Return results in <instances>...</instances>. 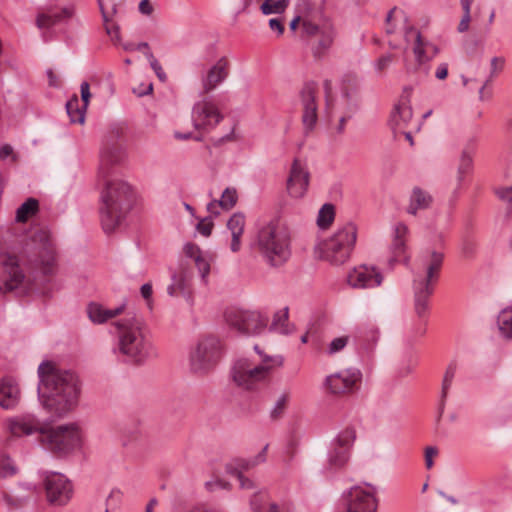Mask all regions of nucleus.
Instances as JSON below:
<instances>
[{"label":"nucleus","instance_id":"obj_1","mask_svg":"<svg viewBox=\"0 0 512 512\" xmlns=\"http://www.w3.org/2000/svg\"><path fill=\"white\" fill-rule=\"evenodd\" d=\"M38 376V398L44 409L61 418L76 407L80 387L74 372L59 369L52 362L44 361L38 367Z\"/></svg>","mask_w":512,"mask_h":512},{"label":"nucleus","instance_id":"obj_2","mask_svg":"<svg viewBox=\"0 0 512 512\" xmlns=\"http://www.w3.org/2000/svg\"><path fill=\"white\" fill-rule=\"evenodd\" d=\"M8 428L12 436L21 437L39 432L43 448L58 457L67 456L82 446L83 434L76 423L44 428L39 419L25 414L9 420Z\"/></svg>","mask_w":512,"mask_h":512},{"label":"nucleus","instance_id":"obj_3","mask_svg":"<svg viewBox=\"0 0 512 512\" xmlns=\"http://www.w3.org/2000/svg\"><path fill=\"white\" fill-rule=\"evenodd\" d=\"M118 335L114 352L123 356V361L140 365L146 361L152 351L150 331L144 320L128 313L115 323Z\"/></svg>","mask_w":512,"mask_h":512},{"label":"nucleus","instance_id":"obj_4","mask_svg":"<svg viewBox=\"0 0 512 512\" xmlns=\"http://www.w3.org/2000/svg\"><path fill=\"white\" fill-rule=\"evenodd\" d=\"M444 261V254L433 249L423 250L416 260L413 274L414 311L419 318L426 316L429 299L434 293V286L439 279Z\"/></svg>","mask_w":512,"mask_h":512},{"label":"nucleus","instance_id":"obj_5","mask_svg":"<svg viewBox=\"0 0 512 512\" xmlns=\"http://www.w3.org/2000/svg\"><path fill=\"white\" fill-rule=\"evenodd\" d=\"M253 248L270 267L278 268L291 257V233L279 219H273L257 232Z\"/></svg>","mask_w":512,"mask_h":512},{"label":"nucleus","instance_id":"obj_6","mask_svg":"<svg viewBox=\"0 0 512 512\" xmlns=\"http://www.w3.org/2000/svg\"><path fill=\"white\" fill-rule=\"evenodd\" d=\"M100 219L106 233L114 232L124 221L135 202L132 187L122 180H106L101 193Z\"/></svg>","mask_w":512,"mask_h":512},{"label":"nucleus","instance_id":"obj_7","mask_svg":"<svg viewBox=\"0 0 512 512\" xmlns=\"http://www.w3.org/2000/svg\"><path fill=\"white\" fill-rule=\"evenodd\" d=\"M255 352L260 356V362L248 358L238 359L232 368L231 375L235 384L248 391H258L269 381L274 368L283 364L281 356L263 355L258 345Z\"/></svg>","mask_w":512,"mask_h":512},{"label":"nucleus","instance_id":"obj_8","mask_svg":"<svg viewBox=\"0 0 512 512\" xmlns=\"http://www.w3.org/2000/svg\"><path fill=\"white\" fill-rule=\"evenodd\" d=\"M357 239V228L352 222L339 227L327 240L318 245L320 258L333 265L344 264L351 256Z\"/></svg>","mask_w":512,"mask_h":512},{"label":"nucleus","instance_id":"obj_9","mask_svg":"<svg viewBox=\"0 0 512 512\" xmlns=\"http://www.w3.org/2000/svg\"><path fill=\"white\" fill-rule=\"evenodd\" d=\"M405 40L410 42L413 40V58L405 56L403 59L405 71L408 74H418L427 76L430 72V62L439 53V48L424 39L421 33L413 27L405 30Z\"/></svg>","mask_w":512,"mask_h":512},{"label":"nucleus","instance_id":"obj_10","mask_svg":"<svg viewBox=\"0 0 512 512\" xmlns=\"http://www.w3.org/2000/svg\"><path fill=\"white\" fill-rule=\"evenodd\" d=\"M225 320L239 334L257 336L267 328L269 317L257 310L229 308L225 312Z\"/></svg>","mask_w":512,"mask_h":512},{"label":"nucleus","instance_id":"obj_11","mask_svg":"<svg viewBox=\"0 0 512 512\" xmlns=\"http://www.w3.org/2000/svg\"><path fill=\"white\" fill-rule=\"evenodd\" d=\"M222 346L216 336H205L199 340L190 354V366L194 373L204 374L212 369L221 357Z\"/></svg>","mask_w":512,"mask_h":512},{"label":"nucleus","instance_id":"obj_12","mask_svg":"<svg viewBox=\"0 0 512 512\" xmlns=\"http://www.w3.org/2000/svg\"><path fill=\"white\" fill-rule=\"evenodd\" d=\"M41 477L49 503L57 506H63L68 503L72 497V485L65 475L53 472L42 471Z\"/></svg>","mask_w":512,"mask_h":512},{"label":"nucleus","instance_id":"obj_13","mask_svg":"<svg viewBox=\"0 0 512 512\" xmlns=\"http://www.w3.org/2000/svg\"><path fill=\"white\" fill-rule=\"evenodd\" d=\"M354 440V429L346 428L331 442L328 450L326 467L329 471H336L344 467L349 460L350 448Z\"/></svg>","mask_w":512,"mask_h":512},{"label":"nucleus","instance_id":"obj_14","mask_svg":"<svg viewBox=\"0 0 512 512\" xmlns=\"http://www.w3.org/2000/svg\"><path fill=\"white\" fill-rule=\"evenodd\" d=\"M303 34L308 37H319L317 44L313 47V53L316 57H320L332 46L336 32L328 19H324L321 23H315L311 18H304Z\"/></svg>","mask_w":512,"mask_h":512},{"label":"nucleus","instance_id":"obj_15","mask_svg":"<svg viewBox=\"0 0 512 512\" xmlns=\"http://www.w3.org/2000/svg\"><path fill=\"white\" fill-rule=\"evenodd\" d=\"M376 488L370 484L366 487L354 486L346 494V512H376L378 500Z\"/></svg>","mask_w":512,"mask_h":512},{"label":"nucleus","instance_id":"obj_16","mask_svg":"<svg viewBox=\"0 0 512 512\" xmlns=\"http://www.w3.org/2000/svg\"><path fill=\"white\" fill-rule=\"evenodd\" d=\"M24 274L16 256H0V292L16 289L23 281Z\"/></svg>","mask_w":512,"mask_h":512},{"label":"nucleus","instance_id":"obj_17","mask_svg":"<svg viewBox=\"0 0 512 512\" xmlns=\"http://www.w3.org/2000/svg\"><path fill=\"white\" fill-rule=\"evenodd\" d=\"M119 138V132H112L102 144L100 152V167L99 173L102 178L106 179L110 174L112 166L118 164L123 159V149L118 144L117 139Z\"/></svg>","mask_w":512,"mask_h":512},{"label":"nucleus","instance_id":"obj_18","mask_svg":"<svg viewBox=\"0 0 512 512\" xmlns=\"http://www.w3.org/2000/svg\"><path fill=\"white\" fill-rule=\"evenodd\" d=\"M223 116L218 108L210 101L204 99L197 102L192 109V122L197 130H207L214 128Z\"/></svg>","mask_w":512,"mask_h":512},{"label":"nucleus","instance_id":"obj_19","mask_svg":"<svg viewBox=\"0 0 512 512\" xmlns=\"http://www.w3.org/2000/svg\"><path fill=\"white\" fill-rule=\"evenodd\" d=\"M362 373L358 368H348L326 377L325 384L333 394L353 392Z\"/></svg>","mask_w":512,"mask_h":512},{"label":"nucleus","instance_id":"obj_20","mask_svg":"<svg viewBox=\"0 0 512 512\" xmlns=\"http://www.w3.org/2000/svg\"><path fill=\"white\" fill-rule=\"evenodd\" d=\"M382 281V274L373 266L360 265L348 274V283L353 288H374L381 285Z\"/></svg>","mask_w":512,"mask_h":512},{"label":"nucleus","instance_id":"obj_21","mask_svg":"<svg viewBox=\"0 0 512 512\" xmlns=\"http://www.w3.org/2000/svg\"><path fill=\"white\" fill-rule=\"evenodd\" d=\"M317 84L307 82L300 90V99L303 106L302 121L307 130H312L317 122V104H316Z\"/></svg>","mask_w":512,"mask_h":512},{"label":"nucleus","instance_id":"obj_22","mask_svg":"<svg viewBox=\"0 0 512 512\" xmlns=\"http://www.w3.org/2000/svg\"><path fill=\"white\" fill-rule=\"evenodd\" d=\"M309 185V173L299 160L292 163L290 174L287 179V191L293 198H301L305 195Z\"/></svg>","mask_w":512,"mask_h":512},{"label":"nucleus","instance_id":"obj_23","mask_svg":"<svg viewBox=\"0 0 512 512\" xmlns=\"http://www.w3.org/2000/svg\"><path fill=\"white\" fill-rule=\"evenodd\" d=\"M73 15V7L50 8L37 16L36 24L40 29H49L53 26L67 23Z\"/></svg>","mask_w":512,"mask_h":512},{"label":"nucleus","instance_id":"obj_24","mask_svg":"<svg viewBox=\"0 0 512 512\" xmlns=\"http://www.w3.org/2000/svg\"><path fill=\"white\" fill-rule=\"evenodd\" d=\"M20 400V389L12 377L0 379V406L9 410L16 407Z\"/></svg>","mask_w":512,"mask_h":512},{"label":"nucleus","instance_id":"obj_25","mask_svg":"<svg viewBox=\"0 0 512 512\" xmlns=\"http://www.w3.org/2000/svg\"><path fill=\"white\" fill-rule=\"evenodd\" d=\"M412 116L413 112L410 104L399 103L394 107L390 116L389 126L395 137L398 133H402V129L408 125Z\"/></svg>","mask_w":512,"mask_h":512},{"label":"nucleus","instance_id":"obj_26","mask_svg":"<svg viewBox=\"0 0 512 512\" xmlns=\"http://www.w3.org/2000/svg\"><path fill=\"white\" fill-rule=\"evenodd\" d=\"M125 304H122L114 309H107L99 303H90L87 307L89 319L95 324H103L109 319H112L123 313Z\"/></svg>","mask_w":512,"mask_h":512},{"label":"nucleus","instance_id":"obj_27","mask_svg":"<svg viewBox=\"0 0 512 512\" xmlns=\"http://www.w3.org/2000/svg\"><path fill=\"white\" fill-rule=\"evenodd\" d=\"M245 223V215L241 212H235L227 221V228L232 236L230 249L234 253L241 248V237L244 233Z\"/></svg>","mask_w":512,"mask_h":512},{"label":"nucleus","instance_id":"obj_28","mask_svg":"<svg viewBox=\"0 0 512 512\" xmlns=\"http://www.w3.org/2000/svg\"><path fill=\"white\" fill-rule=\"evenodd\" d=\"M226 68L227 61L225 58H221L209 69L206 77L203 79V90L205 93L212 91L227 77Z\"/></svg>","mask_w":512,"mask_h":512},{"label":"nucleus","instance_id":"obj_29","mask_svg":"<svg viewBox=\"0 0 512 512\" xmlns=\"http://www.w3.org/2000/svg\"><path fill=\"white\" fill-rule=\"evenodd\" d=\"M408 233V228L403 223H398L394 228V237L391 244V251L393 254V258L391 261H397V258L404 254L406 249V240L405 237Z\"/></svg>","mask_w":512,"mask_h":512},{"label":"nucleus","instance_id":"obj_30","mask_svg":"<svg viewBox=\"0 0 512 512\" xmlns=\"http://www.w3.org/2000/svg\"><path fill=\"white\" fill-rule=\"evenodd\" d=\"M431 202L432 197L430 194L416 187L413 189L407 212L416 215L418 210L427 209Z\"/></svg>","mask_w":512,"mask_h":512},{"label":"nucleus","instance_id":"obj_31","mask_svg":"<svg viewBox=\"0 0 512 512\" xmlns=\"http://www.w3.org/2000/svg\"><path fill=\"white\" fill-rule=\"evenodd\" d=\"M342 102L343 108L341 114L351 119L358 111V98L356 91L352 88L350 89L345 83L342 88Z\"/></svg>","mask_w":512,"mask_h":512},{"label":"nucleus","instance_id":"obj_32","mask_svg":"<svg viewBox=\"0 0 512 512\" xmlns=\"http://www.w3.org/2000/svg\"><path fill=\"white\" fill-rule=\"evenodd\" d=\"M455 373H456V364L454 362H451L448 365V367L445 371V374H444V378H443L441 399H440L439 408H438V419H437L438 421L443 415L444 408H445V401H446V398L448 395V390L452 385Z\"/></svg>","mask_w":512,"mask_h":512},{"label":"nucleus","instance_id":"obj_33","mask_svg":"<svg viewBox=\"0 0 512 512\" xmlns=\"http://www.w3.org/2000/svg\"><path fill=\"white\" fill-rule=\"evenodd\" d=\"M66 111L72 123H84L85 112L84 106H79V98L73 95L66 103Z\"/></svg>","mask_w":512,"mask_h":512},{"label":"nucleus","instance_id":"obj_34","mask_svg":"<svg viewBox=\"0 0 512 512\" xmlns=\"http://www.w3.org/2000/svg\"><path fill=\"white\" fill-rule=\"evenodd\" d=\"M39 202L35 198H28L16 210V221L24 223L29 217L36 214L38 211Z\"/></svg>","mask_w":512,"mask_h":512},{"label":"nucleus","instance_id":"obj_35","mask_svg":"<svg viewBox=\"0 0 512 512\" xmlns=\"http://www.w3.org/2000/svg\"><path fill=\"white\" fill-rule=\"evenodd\" d=\"M269 331L277 332L280 334H289L290 330L288 328V307L277 311L273 315V321L269 327Z\"/></svg>","mask_w":512,"mask_h":512},{"label":"nucleus","instance_id":"obj_36","mask_svg":"<svg viewBox=\"0 0 512 512\" xmlns=\"http://www.w3.org/2000/svg\"><path fill=\"white\" fill-rule=\"evenodd\" d=\"M497 324L501 334L512 339V306L503 309L497 318Z\"/></svg>","mask_w":512,"mask_h":512},{"label":"nucleus","instance_id":"obj_37","mask_svg":"<svg viewBox=\"0 0 512 512\" xmlns=\"http://www.w3.org/2000/svg\"><path fill=\"white\" fill-rule=\"evenodd\" d=\"M378 337L379 332L376 328L369 329L357 338L359 348L366 353H371L377 343Z\"/></svg>","mask_w":512,"mask_h":512},{"label":"nucleus","instance_id":"obj_38","mask_svg":"<svg viewBox=\"0 0 512 512\" xmlns=\"http://www.w3.org/2000/svg\"><path fill=\"white\" fill-rule=\"evenodd\" d=\"M335 218V209L332 204L326 203L324 204L319 212L317 217V225L319 228L325 230L333 223Z\"/></svg>","mask_w":512,"mask_h":512},{"label":"nucleus","instance_id":"obj_39","mask_svg":"<svg viewBox=\"0 0 512 512\" xmlns=\"http://www.w3.org/2000/svg\"><path fill=\"white\" fill-rule=\"evenodd\" d=\"M473 169V158L471 153H469L467 150H463L458 169H457V180L458 183L461 184L464 180L465 175L472 172Z\"/></svg>","mask_w":512,"mask_h":512},{"label":"nucleus","instance_id":"obj_40","mask_svg":"<svg viewBox=\"0 0 512 512\" xmlns=\"http://www.w3.org/2000/svg\"><path fill=\"white\" fill-rule=\"evenodd\" d=\"M289 400H290V392L289 391H284L279 395L275 404L273 405L272 409L270 410V418L272 420H278L283 416Z\"/></svg>","mask_w":512,"mask_h":512},{"label":"nucleus","instance_id":"obj_41","mask_svg":"<svg viewBox=\"0 0 512 512\" xmlns=\"http://www.w3.org/2000/svg\"><path fill=\"white\" fill-rule=\"evenodd\" d=\"M289 0H265L260 9L264 15L280 14L284 12Z\"/></svg>","mask_w":512,"mask_h":512},{"label":"nucleus","instance_id":"obj_42","mask_svg":"<svg viewBox=\"0 0 512 512\" xmlns=\"http://www.w3.org/2000/svg\"><path fill=\"white\" fill-rule=\"evenodd\" d=\"M238 200V194L237 190L233 187H227L218 199V203L220 204V207L224 210H230L232 209Z\"/></svg>","mask_w":512,"mask_h":512},{"label":"nucleus","instance_id":"obj_43","mask_svg":"<svg viewBox=\"0 0 512 512\" xmlns=\"http://www.w3.org/2000/svg\"><path fill=\"white\" fill-rule=\"evenodd\" d=\"M265 494L256 493L250 500L251 508L254 512H279L276 504H270L268 507H264L263 503L265 500Z\"/></svg>","mask_w":512,"mask_h":512},{"label":"nucleus","instance_id":"obj_44","mask_svg":"<svg viewBox=\"0 0 512 512\" xmlns=\"http://www.w3.org/2000/svg\"><path fill=\"white\" fill-rule=\"evenodd\" d=\"M18 472L14 460L8 455H1L0 457V477L7 478L14 476Z\"/></svg>","mask_w":512,"mask_h":512},{"label":"nucleus","instance_id":"obj_45","mask_svg":"<svg viewBox=\"0 0 512 512\" xmlns=\"http://www.w3.org/2000/svg\"><path fill=\"white\" fill-rule=\"evenodd\" d=\"M145 57L149 61L151 69L155 72L156 76L161 82H165L167 80V75L164 72L161 64L155 58L152 52H145Z\"/></svg>","mask_w":512,"mask_h":512},{"label":"nucleus","instance_id":"obj_46","mask_svg":"<svg viewBox=\"0 0 512 512\" xmlns=\"http://www.w3.org/2000/svg\"><path fill=\"white\" fill-rule=\"evenodd\" d=\"M505 65V59L503 57H493L491 59V74L490 78L485 81V83L480 87L479 94L480 98H482L483 91L487 84L489 83L490 79L498 72L502 71Z\"/></svg>","mask_w":512,"mask_h":512},{"label":"nucleus","instance_id":"obj_47","mask_svg":"<svg viewBox=\"0 0 512 512\" xmlns=\"http://www.w3.org/2000/svg\"><path fill=\"white\" fill-rule=\"evenodd\" d=\"M349 336H340L334 338L327 347V354L334 355L340 351H342L346 345L348 344Z\"/></svg>","mask_w":512,"mask_h":512},{"label":"nucleus","instance_id":"obj_48","mask_svg":"<svg viewBox=\"0 0 512 512\" xmlns=\"http://www.w3.org/2000/svg\"><path fill=\"white\" fill-rule=\"evenodd\" d=\"M205 488L209 492H215L218 490H230L231 484L219 477L213 478L205 483Z\"/></svg>","mask_w":512,"mask_h":512},{"label":"nucleus","instance_id":"obj_49","mask_svg":"<svg viewBox=\"0 0 512 512\" xmlns=\"http://www.w3.org/2000/svg\"><path fill=\"white\" fill-rule=\"evenodd\" d=\"M41 269L44 275H52L55 269V257L51 252L41 259Z\"/></svg>","mask_w":512,"mask_h":512},{"label":"nucleus","instance_id":"obj_50","mask_svg":"<svg viewBox=\"0 0 512 512\" xmlns=\"http://www.w3.org/2000/svg\"><path fill=\"white\" fill-rule=\"evenodd\" d=\"M267 449H268V445H265L262 448V450L258 453V455L255 456L252 460L242 459V467L244 469H250L251 467H254L260 463L265 462Z\"/></svg>","mask_w":512,"mask_h":512},{"label":"nucleus","instance_id":"obj_51","mask_svg":"<svg viewBox=\"0 0 512 512\" xmlns=\"http://www.w3.org/2000/svg\"><path fill=\"white\" fill-rule=\"evenodd\" d=\"M171 280L174 283H176L177 290L179 291L180 294H182V295L187 294L188 284H187L186 276L184 274L173 273L171 276Z\"/></svg>","mask_w":512,"mask_h":512},{"label":"nucleus","instance_id":"obj_52","mask_svg":"<svg viewBox=\"0 0 512 512\" xmlns=\"http://www.w3.org/2000/svg\"><path fill=\"white\" fill-rule=\"evenodd\" d=\"M213 226L212 220L205 218L197 224L196 229L201 235L208 237L212 233Z\"/></svg>","mask_w":512,"mask_h":512},{"label":"nucleus","instance_id":"obj_53","mask_svg":"<svg viewBox=\"0 0 512 512\" xmlns=\"http://www.w3.org/2000/svg\"><path fill=\"white\" fill-rule=\"evenodd\" d=\"M194 262L202 279L205 280L210 272V264L202 256L198 257Z\"/></svg>","mask_w":512,"mask_h":512},{"label":"nucleus","instance_id":"obj_54","mask_svg":"<svg viewBox=\"0 0 512 512\" xmlns=\"http://www.w3.org/2000/svg\"><path fill=\"white\" fill-rule=\"evenodd\" d=\"M184 253L187 257L193 259L194 261L198 258V257H201V250L200 248L194 244V243H187L185 244L184 246Z\"/></svg>","mask_w":512,"mask_h":512},{"label":"nucleus","instance_id":"obj_55","mask_svg":"<svg viewBox=\"0 0 512 512\" xmlns=\"http://www.w3.org/2000/svg\"><path fill=\"white\" fill-rule=\"evenodd\" d=\"M121 496H122V493L120 490H118V489L111 490V492L109 493V495L106 499V507H108L110 509V508H113L114 506H116L120 502Z\"/></svg>","mask_w":512,"mask_h":512},{"label":"nucleus","instance_id":"obj_56","mask_svg":"<svg viewBox=\"0 0 512 512\" xmlns=\"http://www.w3.org/2000/svg\"><path fill=\"white\" fill-rule=\"evenodd\" d=\"M106 33L111 37V40L115 44H119L121 41L120 37V27L117 24H113L112 26H105Z\"/></svg>","mask_w":512,"mask_h":512},{"label":"nucleus","instance_id":"obj_57","mask_svg":"<svg viewBox=\"0 0 512 512\" xmlns=\"http://www.w3.org/2000/svg\"><path fill=\"white\" fill-rule=\"evenodd\" d=\"M225 470L227 474L239 479L243 475V471L245 469L242 467V460H239L237 466H234L233 464H227Z\"/></svg>","mask_w":512,"mask_h":512},{"label":"nucleus","instance_id":"obj_58","mask_svg":"<svg viewBox=\"0 0 512 512\" xmlns=\"http://www.w3.org/2000/svg\"><path fill=\"white\" fill-rule=\"evenodd\" d=\"M80 92H81V99L83 102L84 109H87V107L89 105L90 98H91V93H90V88H89L88 82L84 81L81 83Z\"/></svg>","mask_w":512,"mask_h":512},{"label":"nucleus","instance_id":"obj_59","mask_svg":"<svg viewBox=\"0 0 512 512\" xmlns=\"http://www.w3.org/2000/svg\"><path fill=\"white\" fill-rule=\"evenodd\" d=\"M495 193L499 199L510 203L512 202V185L509 187L497 188Z\"/></svg>","mask_w":512,"mask_h":512},{"label":"nucleus","instance_id":"obj_60","mask_svg":"<svg viewBox=\"0 0 512 512\" xmlns=\"http://www.w3.org/2000/svg\"><path fill=\"white\" fill-rule=\"evenodd\" d=\"M438 453L437 449L435 447H427L425 450V463L426 467L428 469L432 468L433 466V456H435Z\"/></svg>","mask_w":512,"mask_h":512},{"label":"nucleus","instance_id":"obj_61","mask_svg":"<svg viewBox=\"0 0 512 512\" xmlns=\"http://www.w3.org/2000/svg\"><path fill=\"white\" fill-rule=\"evenodd\" d=\"M392 62V55L391 54H386V55H383L382 57H380L376 63V68L377 70L379 71H382L384 69H386L390 63Z\"/></svg>","mask_w":512,"mask_h":512},{"label":"nucleus","instance_id":"obj_62","mask_svg":"<svg viewBox=\"0 0 512 512\" xmlns=\"http://www.w3.org/2000/svg\"><path fill=\"white\" fill-rule=\"evenodd\" d=\"M471 20L470 13H463V16L459 22L457 30L459 33L466 32L469 29V23Z\"/></svg>","mask_w":512,"mask_h":512},{"label":"nucleus","instance_id":"obj_63","mask_svg":"<svg viewBox=\"0 0 512 512\" xmlns=\"http://www.w3.org/2000/svg\"><path fill=\"white\" fill-rule=\"evenodd\" d=\"M139 11L144 15H151L153 12V6L150 0H141L139 3Z\"/></svg>","mask_w":512,"mask_h":512},{"label":"nucleus","instance_id":"obj_64","mask_svg":"<svg viewBox=\"0 0 512 512\" xmlns=\"http://www.w3.org/2000/svg\"><path fill=\"white\" fill-rule=\"evenodd\" d=\"M5 503L11 508H19L23 505V500L18 498H13L10 495H4Z\"/></svg>","mask_w":512,"mask_h":512}]
</instances>
